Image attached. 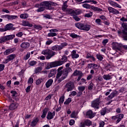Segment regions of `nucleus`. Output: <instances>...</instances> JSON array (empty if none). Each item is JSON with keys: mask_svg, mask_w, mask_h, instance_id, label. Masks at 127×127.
Wrapping results in <instances>:
<instances>
[{"mask_svg": "<svg viewBox=\"0 0 127 127\" xmlns=\"http://www.w3.org/2000/svg\"><path fill=\"white\" fill-rule=\"evenodd\" d=\"M67 57L66 56H64L62 57V59L60 61L53 62L51 63H48L46 68L47 70H48L51 68H54L55 67H57L58 66H61V65H63L64 63L67 62Z\"/></svg>", "mask_w": 127, "mask_h": 127, "instance_id": "f257e3e1", "label": "nucleus"}, {"mask_svg": "<svg viewBox=\"0 0 127 127\" xmlns=\"http://www.w3.org/2000/svg\"><path fill=\"white\" fill-rule=\"evenodd\" d=\"M70 72H72V68L71 67L65 68L63 70L62 75L60 77L57 78V81H58V83H61L62 82L63 80L66 79L67 78V76H68V74L70 73Z\"/></svg>", "mask_w": 127, "mask_h": 127, "instance_id": "f03ea898", "label": "nucleus"}, {"mask_svg": "<svg viewBox=\"0 0 127 127\" xmlns=\"http://www.w3.org/2000/svg\"><path fill=\"white\" fill-rule=\"evenodd\" d=\"M51 5H53V6H56L57 5V3L51 1H44L41 2V7L39 9V11H43L44 9H45V7H49Z\"/></svg>", "mask_w": 127, "mask_h": 127, "instance_id": "7ed1b4c3", "label": "nucleus"}, {"mask_svg": "<svg viewBox=\"0 0 127 127\" xmlns=\"http://www.w3.org/2000/svg\"><path fill=\"white\" fill-rule=\"evenodd\" d=\"M122 26L123 28L122 31H117L118 35L120 36V37L123 36L125 40H127V23L122 24Z\"/></svg>", "mask_w": 127, "mask_h": 127, "instance_id": "20e7f679", "label": "nucleus"}, {"mask_svg": "<svg viewBox=\"0 0 127 127\" xmlns=\"http://www.w3.org/2000/svg\"><path fill=\"white\" fill-rule=\"evenodd\" d=\"M41 54L46 56V59L49 60V59H51L52 57H53L56 54V53L49 49H46L42 51Z\"/></svg>", "mask_w": 127, "mask_h": 127, "instance_id": "39448f33", "label": "nucleus"}, {"mask_svg": "<svg viewBox=\"0 0 127 127\" xmlns=\"http://www.w3.org/2000/svg\"><path fill=\"white\" fill-rule=\"evenodd\" d=\"M76 27L80 29L81 30H85V31H89L91 29V25L87 24H83L82 23H76L75 24Z\"/></svg>", "mask_w": 127, "mask_h": 127, "instance_id": "423d86ee", "label": "nucleus"}, {"mask_svg": "<svg viewBox=\"0 0 127 127\" xmlns=\"http://www.w3.org/2000/svg\"><path fill=\"white\" fill-rule=\"evenodd\" d=\"M82 6L84 7V8H86V9H92L94 11H98L99 12L101 11H103V9L101 8H100L98 7H96L94 5H90V4L84 3L82 5Z\"/></svg>", "mask_w": 127, "mask_h": 127, "instance_id": "0eeeda50", "label": "nucleus"}, {"mask_svg": "<svg viewBox=\"0 0 127 127\" xmlns=\"http://www.w3.org/2000/svg\"><path fill=\"white\" fill-rule=\"evenodd\" d=\"M15 37V35H7L0 38V43H3V42H5V41H7L8 40H12L13 38Z\"/></svg>", "mask_w": 127, "mask_h": 127, "instance_id": "6e6552de", "label": "nucleus"}, {"mask_svg": "<svg viewBox=\"0 0 127 127\" xmlns=\"http://www.w3.org/2000/svg\"><path fill=\"white\" fill-rule=\"evenodd\" d=\"M75 85L72 82L67 83L64 87V89L66 90V92H70L71 91H73Z\"/></svg>", "mask_w": 127, "mask_h": 127, "instance_id": "1a4fd4ad", "label": "nucleus"}, {"mask_svg": "<svg viewBox=\"0 0 127 127\" xmlns=\"http://www.w3.org/2000/svg\"><path fill=\"white\" fill-rule=\"evenodd\" d=\"M124 114H119L116 116H112L111 119L112 121L116 122V124H119L123 119H124Z\"/></svg>", "mask_w": 127, "mask_h": 127, "instance_id": "9d476101", "label": "nucleus"}, {"mask_svg": "<svg viewBox=\"0 0 127 127\" xmlns=\"http://www.w3.org/2000/svg\"><path fill=\"white\" fill-rule=\"evenodd\" d=\"M13 24L12 23H9L6 24L4 27L3 29H0L1 32L3 31H7V30H15V28H13Z\"/></svg>", "mask_w": 127, "mask_h": 127, "instance_id": "9b49d317", "label": "nucleus"}, {"mask_svg": "<svg viewBox=\"0 0 127 127\" xmlns=\"http://www.w3.org/2000/svg\"><path fill=\"white\" fill-rule=\"evenodd\" d=\"M65 46H67L66 43H63L60 46H54L52 47V50L54 51H59L60 50H62V49H63Z\"/></svg>", "mask_w": 127, "mask_h": 127, "instance_id": "f8f14e48", "label": "nucleus"}, {"mask_svg": "<svg viewBox=\"0 0 127 127\" xmlns=\"http://www.w3.org/2000/svg\"><path fill=\"white\" fill-rule=\"evenodd\" d=\"M67 14H70L71 16H73L74 14H80L81 12L79 10H73L72 9H67L65 11Z\"/></svg>", "mask_w": 127, "mask_h": 127, "instance_id": "ddd939ff", "label": "nucleus"}, {"mask_svg": "<svg viewBox=\"0 0 127 127\" xmlns=\"http://www.w3.org/2000/svg\"><path fill=\"white\" fill-rule=\"evenodd\" d=\"M122 44H119L118 43H113V49L116 50V51H119L121 53V50H122Z\"/></svg>", "mask_w": 127, "mask_h": 127, "instance_id": "4468645a", "label": "nucleus"}, {"mask_svg": "<svg viewBox=\"0 0 127 127\" xmlns=\"http://www.w3.org/2000/svg\"><path fill=\"white\" fill-rule=\"evenodd\" d=\"M100 103H101V101H100V98H97L96 99L92 101L91 103V107H92V108H96V109H99Z\"/></svg>", "mask_w": 127, "mask_h": 127, "instance_id": "2eb2a0df", "label": "nucleus"}, {"mask_svg": "<svg viewBox=\"0 0 127 127\" xmlns=\"http://www.w3.org/2000/svg\"><path fill=\"white\" fill-rule=\"evenodd\" d=\"M16 57V55L11 54L7 57V59L3 62V63L4 64H6L7 63H8L9 61H11V60H13V59H15Z\"/></svg>", "mask_w": 127, "mask_h": 127, "instance_id": "dca6fc26", "label": "nucleus"}, {"mask_svg": "<svg viewBox=\"0 0 127 127\" xmlns=\"http://www.w3.org/2000/svg\"><path fill=\"white\" fill-rule=\"evenodd\" d=\"M20 47L22 49H28L29 47H30V43L27 42H23L21 43Z\"/></svg>", "mask_w": 127, "mask_h": 127, "instance_id": "f3484780", "label": "nucleus"}, {"mask_svg": "<svg viewBox=\"0 0 127 127\" xmlns=\"http://www.w3.org/2000/svg\"><path fill=\"white\" fill-rule=\"evenodd\" d=\"M108 9L110 13H113V14H119L120 11L112 7H108Z\"/></svg>", "mask_w": 127, "mask_h": 127, "instance_id": "a211bd4d", "label": "nucleus"}, {"mask_svg": "<svg viewBox=\"0 0 127 127\" xmlns=\"http://www.w3.org/2000/svg\"><path fill=\"white\" fill-rule=\"evenodd\" d=\"M18 107V103L16 102H13L10 105L9 109L11 111H14V110H16V109H17Z\"/></svg>", "mask_w": 127, "mask_h": 127, "instance_id": "6ab92c4d", "label": "nucleus"}, {"mask_svg": "<svg viewBox=\"0 0 127 127\" xmlns=\"http://www.w3.org/2000/svg\"><path fill=\"white\" fill-rule=\"evenodd\" d=\"M5 17L8 20H13L14 19H17V18H18V16H17V15H9L7 14L5 16Z\"/></svg>", "mask_w": 127, "mask_h": 127, "instance_id": "aec40b11", "label": "nucleus"}, {"mask_svg": "<svg viewBox=\"0 0 127 127\" xmlns=\"http://www.w3.org/2000/svg\"><path fill=\"white\" fill-rule=\"evenodd\" d=\"M86 117L89 119H93L95 117V114L91 110H89L86 112Z\"/></svg>", "mask_w": 127, "mask_h": 127, "instance_id": "412c9836", "label": "nucleus"}, {"mask_svg": "<svg viewBox=\"0 0 127 127\" xmlns=\"http://www.w3.org/2000/svg\"><path fill=\"white\" fill-rule=\"evenodd\" d=\"M55 116V112H49L47 116V120H52Z\"/></svg>", "mask_w": 127, "mask_h": 127, "instance_id": "4be33fe9", "label": "nucleus"}, {"mask_svg": "<svg viewBox=\"0 0 127 127\" xmlns=\"http://www.w3.org/2000/svg\"><path fill=\"white\" fill-rule=\"evenodd\" d=\"M63 66H61L58 69V73L57 74L56 78H60L62 76V69H63Z\"/></svg>", "mask_w": 127, "mask_h": 127, "instance_id": "5701e85b", "label": "nucleus"}, {"mask_svg": "<svg viewBox=\"0 0 127 127\" xmlns=\"http://www.w3.org/2000/svg\"><path fill=\"white\" fill-rule=\"evenodd\" d=\"M38 122H39V119H38V118H34L31 123V126L35 127V126L37 125V123H38Z\"/></svg>", "mask_w": 127, "mask_h": 127, "instance_id": "b1692460", "label": "nucleus"}, {"mask_svg": "<svg viewBox=\"0 0 127 127\" xmlns=\"http://www.w3.org/2000/svg\"><path fill=\"white\" fill-rule=\"evenodd\" d=\"M127 52V45H122V48L121 50V53L122 54H125Z\"/></svg>", "mask_w": 127, "mask_h": 127, "instance_id": "393cba45", "label": "nucleus"}, {"mask_svg": "<svg viewBox=\"0 0 127 127\" xmlns=\"http://www.w3.org/2000/svg\"><path fill=\"white\" fill-rule=\"evenodd\" d=\"M71 57L72 59H77V58H79V54L76 53V51L75 50H73L71 53Z\"/></svg>", "mask_w": 127, "mask_h": 127, "instance_id": "a878e982", "label": "nucleus"}, {"mask_svg": "<svg viewBox=\"0 0 127 127\" xmlns=\"http://www.w3.org/2000/svg\"><path fill=\"white\" fill-rule=\"evenodd\" d=\"M117 96V92L116 91H114L111 93L107 97L108 100H111L113 98H115Z\"/></svg>", "mask_w": 127, "mask_h": 127, "instance_id": "bb28decb", "label": "nucleus"}, {"mask_svg": "<svg viewBox=\"0 0 127 127\" xmlns=\"http://www.w3.org/2000/svg\"><path fill=\"white\" fill-rule=\"evenodd\" d=\"M53 84V79H50L46 83V88H49Z\"/></svg>", "mask_w": 127, "mask_h": 127, "instance_id": "cd10ccee", "label": "nucleus"}, {"mask_svg": "<svg viewBox=\"0 0 127 127\" xmlns=\"http://www.w3.org/2000/svg\"><path fill=\"white\" fill-rule=\"evenodd\" d=\"M72 75L73 76H83V73H82V71L80 70H75Z\"/></svg>", "mask_w": 127, "mask_h": 127, "instance_id": "c85d7f7f", "label": "nucleus"}, {"mask_svg": "<svg viewBox=\"0 0 127 127\" xmlns=\"http://www.w3.org/2000/svg\"><path fill=\"white\" fill-rule=\"evenodd\" d=\"M13 51V49H8L4 52V55H8L9 54H10V53H12Z\"/></svg>", "mask_w": 127, "mask_h": 127, "instance_id": "c756f323", "label": "nucleus"}, {"mask_svg": "<svg viewBox=\"0 0 127 127\" xmlns=\"http://www.w3.org/2000/svg\"><path fill=\"white\" fill-rule=\"evenodd\" d=\"M56 70L55 69H51L50 70V73L49 74V78H51V77H53L54 75H56Z\"/></svg>", "mask_w": 127, "mask_h": 127, "instance_id": "7c9ffc66", "label": "nucleus"}, {"mask_svg": "<svg viewBox=\"0 0 127 127\" xmlns=\"http://www.w3.org/2000/svg\"><path fill=\"white\" fill-rule=\"evenodd\" d=\"M103 78L104 80H106V81H108L109 80H111L112 79V75H110L109 74H104L103 76Z\"/></svg>", "mask_w": 127, "mask_h": 127, "instance_id": "2f4dec72", "label": "nucleus"}, {"mask_svg": "<svg viewBox=\"0 0 127 127\" xmlns=\"http://www.w3.org/2000/svg\"><path fill=\"white\" fill-rule=\"evenodd\" d=\"M47 113H48V109L45 108L43 111V114L41 116V118L42 119L45 118V117H46V115L47 114Z\"/></svg>", "mask_w": 127, "mask_h": 127, "instance_id": "473e14b6", "label": "nucleus"}, {"mask_svg": "<svg viewBox=\"0 0 127 127\" xmlns=\"http://www.w3.org/2000/svg\"><path fill=\"white\" fill-rule=\"evenodd\" d=\"M22 25L23 26H28L29 27H32L33 26L32 24H30L28 21H24Z\"/></svg>", "mask_w": 127, "mask_h": 127, "instance_id": "72a5a7b5", "label": "nucleus"}, {"mask_svg": "<svg viewBox=\"0 0 127 127\" xmlns=\"http://www.w3.org/2000/svg\"><path fill=\"white\" fill-rule=\"evenodd\" d=\"M65 100V96L63 95L59 99V104L60 105H62L63 103H64V101Z\"/></svg>", "mask_w": 127, "mask_h": 127, "instance_id": "f704fd0d", "label": "nucleus"}, {"mask_svg": "<svg viewBox=\"0 0 127 127\" xmlns=\"http://www.w3.org/2000/svg\"><path fill=\"white\" fill-rule=\"evenodd\" d=\"M20 18H22L23 19H25L28 17V14L24 13V14H21L20 15Z\"/></svg>", "mask_w": 127, "mask_h": 127, "instance_id": "c9c22d12", "label": "nucleus"}, {"mask_svg": "<svg viewBox=\"0 0 127 127\" xmlns=\"http://www.w3.org/2000/svg\"><path fill=\"white\" fill-rule=\"evenodd\" d=\"M48 37H54V36H57V34L53 33V32H50L48 34Z\"/></svg>", "mask_w": 127, "mask_h": 127, "instance_id": "e433bc0d", "label": "nucleus"}, {"mask_svg": "<svg viewBox=\"0 0 127 127\" xmlns=\"http://www.w3.org/2000/svg\"><path fill=\"white\" fill-rule=\"evenodd\" d=\"M84 124L85 126H87V127H90L92 125V122L89 120H86L84 121Z\"/></svg>", "mask_w": 127, "mask_h": 127, "instance_id": "4c0bfd02", "label": "nucleus"}, {"mask_svg": "<svg viewBox=\"0 0 127 127\" xmlns=\"http://www.w3.org/2000/svg\"><path fill=\"white\" fill-rule=\"evenodd\" d=\"M30 57V52H28L27 53V54L25 56H24L23 59L24 60H28Z\"/></svg>", "mask_w": 127, "mask_h": 127, "instance_id": "58836bf2", "label": "nucleus"}, {"mask_svg": "<svg viewBox=\"0 0 127 127\" xmlns=\"http://www.w3.org/2000/svg\"><path fill=\"white\" fill-rule=\"evenodd\" d=\"M107 114V108H103L100 111V114L101 116H105Z\"/></svg>", "mask_w": 127, "mask_h": 127, "instance_id": "ea45409f", "label": "nucleus"}, {"mask_svg": "<svg viewBox=\"0 0 127 127\" xmlns=\"http://www.w3.org/2000/svg\"><path fill=\"white\" fill-rule=\"evenodd\" d=\"M33 26L37 30H41L42 29V26L40 25H34Z\"/></svg>", "mask_w": 127, "mask_h": 127, "instance_id": "a19ab883", "label": "nucleus"}, {"mask_svg": "<svg viewBox=\"0 0 127 127\" xmlns=\"http://www.w3.org/2000/svg\"><path fill=\"white\" fill-rule=\"evenodd\" d=\"M70 118H71V119H78L77 114H76L75 112H73L70 115Z\"/></svg>", "mask_w": 127, "mask_h": 127, "instance_id": "79ce46f5", "label": "nucleus"}, {"mask_svg": "<svg viewBox=\"0 0 127 127\" xmlns=\"http://www.w3.org/2000/svg\"><path fill=\"white\" fill-rule=\"evenodd\" d=\"M69 36L71 37V38H78V37H79V36L75 34V33L70 34Z\"/></svg>", "mask_w": 127, "mask_h": 127, "instance_id": "37998d69", "label": "nucleus"}, {"mask_svg": "<svg viewBox=\"0 0 127 127\" xmlns=\"http://www.w3.org/2000/svg\"><path fill=\"white\" fill-rule=\"evenodd\" d=\"M42 70V67L41 66H39L37 68H35V72L37 73H39V72H41Z\"/></svg>", "mask_w": 127, "mask_h": 127, "instance_id": "c03bdc74", "label": "nucleus"}, {"mask_svg": "<svg viewBox=\"0 0 127 127\" xmlns=\"http://www.w3.org/2000/svg\"><path fill=\"white\" fill-rule=\"evenodd\" d=\"M93 16V12H90L89 13H86L84 15L85 17H92Z\"/></svg>", "mask_w": 127, "mask_h": 127, "instance_id": "a18cd8bd", "label": "nucleus"}, {"mask_svg": "<svg viewBox=\"0 0 127 127\" xmlns=\"http://www.w3.org/2000/svg\"><path fill=\"white\" fill-rule=\"evenodd\" d=\"M71 102H72V98H68L64 102V105H69V104H70V103H71Z\"/></svg>", "mask_w": 127, "mask_h": 127, "instance_id": "49530a36", "label": "nucleus"}, {"mask_svg": "<svg viewBox=\"0 0 127 127\" xmlns=\"http://www.w3.org/2000/svg\"><path fill=\"white\" fill-rule=\"evenodd\" d=\"M78 14H74L72 15L73 19L75 21H80V18H79L77 15Z\"/></svg>", "mask_w": 127, "mask_h": 127, "instance_id": "de8ad7c7", "label": "nucleus"}, {"mask_svg": "<svg viewBox=\"0 0 127 127\" xmlns=\"http://www.w3.org/2000/svg\"><path fill=\"white\" fill-rule=\"evenodd\" d=\"M35 6L36 7H38V8L36 10V11H37V12H41V11H39V9H40V7H41V3H40V4H36Z\"/></svg>", "mask_w": 127, "mask_h": 127, "instance_id": "09e8293b", "label": "nucleus"}, {"mask_svg": "<svg viewBox=\"0 0 127 127\" xmlns=\"http://www.w3.org/2000/svg\"><path fill=\"white\" fill-rule=\"evenodd\" d=\"M96 57L97 59H98V60H100V61H102V60L104 59V58L103 57V56H101V55L100 54L96 55Z\"/></svg>", "mask_w": 127, "mask_h": 127, "instance_id": "8fccbe9b", "label": "nucleus"}, {"mask_svg": "<svg viewBox=\"0 0 127 127\" xmlns=\"http://www.w3.org/2000/svg\"><path fill=\"white\" fill-rule=\"evenodd\" d=\"M67 7H68V5H67V4H63V6L62 7V10H63V11H66V10L68 9H67Z\"/></svg>", "mask_w": 127, "mask_h": 127, "instance_id": "3c124183", "label": "nucleus"}, {"mask_svg": "<svg viewBox=\"0 0 127 127\" xmlns=\"http://www.w3.org/2000/svg\"><path fill=\"white\" fill-rule=\"evenodd\" d=\"M95 22L98 25H102V21L100 19H96Z\"/></svg>", "mask_w": 127, "mask_h": 127, "instance_id": "603ef678", "label": "nucleus"}, {"mask_svg": "<svg viewBox=\"0 0 127 127\" xmlns=\"http://www.w3.org/2000/svg\"><path fill=\"white\" fill-rule=\"evenodd\" d=\"M36 64H37V62L35 61H31L29 63V65H30V66H34V65Z\"/></svg>", "mask_w": 127, "mask_h": 127, "instance_id": "864d4df0", "label": "nucleus"}, {"mask_svg": "<svg viewBox=\"0 0 127 127\" xmlns=\"http://www.w3.org/2000/svg\"><path fill=\"white\" fill-rule=\"evenodd\" d=\"M93 88H94V83L91 82L89 85L88 89V90H90L91 91V90H93Z\"/></svg>", "mask_w": 127, "mask_h": 127, "instance_id": "5fc2aeb1", "label": "nucleus"}, {"mask_svg": "<svg viewBox=\"0 0 127 127\" xmlns=\"http://www.w3.org/2000/svg\"><path fill=\"white\" fill-rule=\"evenodd\" d=\"M69 126H74L75 125V120L71 119L69 122Z\"/></svg>", "mask_w": 127, "mask_h": 127, "instance_id": "6e6d98bb", "label": "nucleus"}, {"mask_svg": "<svg viewBox=\"0 0 127 127\" xmlns=\"http://www.w3.org/2000/svg\"><path fill=\"white\" fill-rule=\"evenodd\" d=\"M42 81H43V79H38L36 82V85H39L41 84V82H42Z\"/></svg>", "mask_w": 127, "mask_h": 127, "instance_id": "4d7b16f0", "label": "nucleus"}, {"mask_svg": "<svg viewBox=\"0 0 127 127\" xmlns=\"http://www.w3.org/2000/svg\"><path fill=\"white\" fill-rule=\"evenodd\" d=\"M53 43V41L52 40H49L48 41H47L46 42V45H50L51 43Z\"/></svg>", "mask_w": 127, "mask_h": 127, "instance_id": "13d9d810", "label": "nucleus"}, {"mask_svg": "<svg viewBox=\"0 0 127 127\" xmlns=\"http://www.w3.org/2000/svg\"><path fill=\"white\" fill-rule=\"evenodd\" d=\"M81 83H79V85H82V84H87V82H86V79H84V78H82L81 79Z\"/></svg>", "mask_w": 127, "mask_h": 127, "instance_id": "bf43d9fd", "label": "nucleus"}, {"mask_svg": "<svg viewBox=\"0 0 127 127\" xmlns=\"http://www.w3.org/2000/svg\"><path fill=\"white\" fill-rule=\"evenodd\" d=\"M105 126V122L104 121H100L99 122V127H104Z\"/></svg>", "mask_w": 127, "mask_h": 127, "instance_id": "052dcab7", "label": "nucleus"}, {"mask_svg": "<svg viewBox=\"0 0 127 127\" xmlns=\"http://www.w3.org/2000/svg\"><path fill=\"white\" fill-rule=\"evenodd\" d=\"M33 83V78L30 77L28 80V84H32Z\"/></svg>", "mask_w": 127, "mask_h": 127, "instance_id": "680f3d73", "label": "nucleus"}, {"mask_svg": "<svg viewBox=\"0 0 127 127\" xmlns=\"http://www.w3.org/2000/svg\"><path fill=\"white\" fill-rule=\"evenodd\" d=\"M78 90H79V91H80L81 92H83V91H84V90H85V86L78 87Z\"/></svg>", "mask_w": 127, "mask_h": 127, "instance_id": "e2e57ef3", "label": "nucleus"}, {"mask_svg": "<svg viewBox=\"0 0 127 127\" xmlns=\"http://www.w3.org/2000/svg\"><path fill=\"white\" fill-rule=\"evenodd\" d=\"M2 11L3 12H5L6 13H9V11L8 10H7V9L5 8H3L2 9Z\"/></svg>", "mask_w": 127, "mask_h": 127, "instance_id": "0e129e2a", "label": "nucleus"}, {"mask_svg": "<svg viewBox=\"0 0 127 127\" xmlns=\"http://www.w3.org/2000/svg\"><path fill=\"white\" fill-rule=\"evenodd\" d=\"M11 94H12V97H15L16 96V91H11L10 92Z\"/></svg>", "mask_w": 127, "mask_h": 127, "instance_id": "69168bd1", "label": "nucleus"}, {"mask_svg": "<svg viewBox=\"0 0 127 127\" xmlns=\"http://www.w3.org/2000/svg\"><path fill=\"white\" fill-rule=\"evenodd\" d=\"M77 95V92L75 91H72L71 92V94L70 95H69L70 96H76Z\"/></svg>", "mask_w": 127, "mask_h": 127, "instance_id": "338daca9", "label": "nucleus"}, {"mask_svg": "<svg viewBox=\"0 0 127 127\" xmlns=\"http://www.w3.org/2000/svg\"><path fill=\"white\" fill-rule=\"evenodd\" d=\"M3 69H4V64H0V71H2Z\"/></svg>", "mask_w": 127, "mask_h": 127, "instance_id": "774afa93", "label": "nucleus"}]
</instances>
